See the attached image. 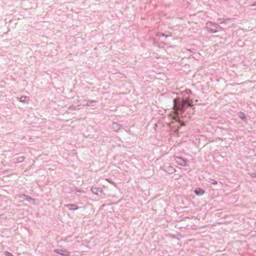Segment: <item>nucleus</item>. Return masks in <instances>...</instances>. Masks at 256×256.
<instances>
[{
  "label": "nucleus",
  "instance_id": "nucleus-1",
  "mask_svg": "<svg viewBox=\"0 0 256 256\" xmlns=\"http://www.w3.org/2000/svg\"><path fill=\"white\" fill-rule=\"evenodd\" d=\"M187 104L190 106H192L191 102L188 100H182V102L176 100H174V110L176 114H178V111H183L185 105Z\"/></svg>",
  "mask_w": 256,
  "mask_h": 256
},
{
  "label": "nucleus",
  "instance_id": "nucleus-2",
  "mask_svg": "<svg viewBox=\"0 0 256 256\" xmlns=\"http://www.w3.org/2000/svg\"><path fill=\"white\" fill-rule=\"evenodd\" d=\"M91 190L94 194L98 196L102 197L104 196V190L100 188L92 186L91 188Z\"/></svg>",
  "mask_w": 256,
  "mask_h": 256
},
{
  "label": "nucleus",
  "instance_id": "nucleus-3",
  "mask_svg": "<svg viewBox=\"0 0 256 256\" xmlns=\"http://www.w3.org/2000/svg\"><path fill=\"white\" fill-rule=\"evenodd\" d=\"M174 160L179 165L182 166H187V161L186 159L180 156H174Z\"/></svg>",
  "mask_w": 256,
  "mask_h": 256
},
{
  "label": "nucleus",
  "instance_id": "nucleus-4",
  "mask_svg": "<svg viewBox=\"0 0 256 256\" xmlns=\"http://www.w3.org/2000/svg\"><path fill=\"white\" fill-rule=\"evenodd\" d=\"M54 252L55 253L58 254L62 256H68L70 255V252L64 250L54 249Z\"/></svg>",
  "mask_w": 256,
  "mask_h": 256
},
{
  "label": "nucleus",
  "instance_id": "nucleus-5",
  "mask_svg": "<svg viewBox=\"0 0 256 256\" xmlns=\"http://www.w3.org/2000/svg\"><path fill=\"white\" fill-rule=\"evenodd\" d=\"M163 170L169 174H172L176 172L175 168L170 166H164Z\"/></svg>",
  "mask_w": 256,
  "mask_h": 256
},
{
  "label": "nucleus",
  "instance_id": "nucleus-6",
  "mask_svg": "<svg viewBox=\"0 0 256 256\" xmlns=\"http://www.w3.org/2000/svg\"><path fill=\"white\" fill-rule=\"evenodd\" d=\"M64 206L70 210H75L80 208L74 204H66L64 205Z\"/></svg>",
  "mask_w": 256,
  "mask_h": 256
},
{
  "label": "nucleus",
  "instance_id": "nucleus-7",
  "mask_svg": "<svg viewBox=\"0 0 256 256\" xmlns=\"http://www.w3.org/2000/svg\"><path fill=\"white\" fill-rule=\"evenodd\" d=\"M204 190L200 188H197L194 190V193L198 196L204 193Z\"/></svg>",
  "mask_w": 256,
  "mask_h": 256
},
{
  "label": "nucleus",
  "instance_id": "nucleus-8",
  "mask_svg": "<svg viewBox=\"0 0 256 256\" xmlns=\"http://www.w3.org/2000/svg\"><path fill=\"white\" fill-rule=\"evenodd\" d=\"M25 158L23 156H19L17 158L16 162H22L24 161Z\"/></svg>",
  "mask_w": 256,
  "mask_h": 256
},
{
  "label": "nucleus",
  "instance_id": "nucleus-9",
  "mask_svg": "<svg viewBox=\"0 0 256 256\" xmlns=\"http://www.w3.org/2000/svg\"><path fill=\"white\" fill-rule=\"evenodd\" d=\"M208 182H210L212 184H218L217 180L212 179L211 178H210L208 179Z\"/></svg>",
  "mask_w": 256,
  "mask_h": 256
},
{
  "label": "nucleus",
  "instance_id": "nucleus-10",
  "mask_svg": "<svg viewBox=\"0 0 256 256\" xmlns=\"http://www.w3.org/2000/svg\"><path fill=\"white\" fill-rule=\"evenodd\" d=\"M106 180L108 182H110V184H113L114 186H116V183L114 181H112V178H106Z\"/></svg>",
  "mask_w": 256,
  "mask_h": 256
},
{
  "label": "nucleus",
  "instance_id": "nucleus-11",
  "mask_svg": "<svg viewBox=\"0 0 256 256\" xmlns=\"http://www.w3.org/2000/svg\"><path fill=\"white\" fill-rule=\"evenodd\" d=\"M26 200L28 202H30L31 201H34V199L32 198L31 197L28 196L26 198Z\"/></svg>",
  "mask_w": 256,
  "mask_h": 256
},
{
  "label": "nucleus",
  "instance_id": "nucleus-12",
  "mask_svg": "<svg viewBox=\"0 0 256 256\" xmlns=\"http://www.w3.org/2000/svg\"><path fill=\"white\" fill-rule=\"evenodd\" d=\"M27 196L25 194H21L19 196V198H26Z\"/></svg>",
  "mask_w": 256,
  "mask_h": 256
},
{
  "label": "nucleus",
  "instance_id": "nucleus-13",
  "mask_svg": "<svg viewBox=\"0 0 256 256\" xmlns=\"http://www.w3.org/2000/svg\"><path fill=\"white\" fill-rule=\"evenodd\" d=\"M5 256H14L12 254H11L10 252H5Z\"/></svg>",
  "mask_w": 256,
  "mask_h": 256
},
{
  "label": "nucleus",
  "instance_id": "nucleus-14",
  "mask_svg": "<svg viewBox=\"0 0 256 256\" xmlns=\"http://www.w3.org/2000/svg\"><path fill=\"white\" fill-rule=\"evenodd\" d=\"M240 117L242 119H244L245 118V116L243 113L240 114Z\"/></svg>",
  "mask_w": 256,
  "mask_h": 256
},
{
  "label": "nucleus",
  "instance_id": "nucleus-15",
  "mask_svg": "<svg viewBox=\"0 0 256 256\" xmlns=\"http://www.w3.org/2000/svg\"><path fill=\"white\" fill-rule=\"evenodd\" d=\"M76 191L80 193H84V191L83 190H76Z\"/></svg>",
  "mask_w": 256,
  "mask_h": 256
}]
</instances>
